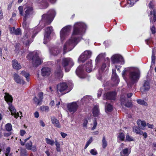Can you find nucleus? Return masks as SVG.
<instances>
[{
    "mask_svg": "<svg viewBox=\"0 0 156 156\" xmlns=\"http://www.w3.org/2000/svg\"><path fill=\"white\" fill-rule=\"evenodd\" d=\"M92 141V138L91 137L89 140L87 141L86 144L89 145L91 143Z\"/></svg>",
    "mask_w": 156,
    "mask_h": 156,
    "instance_id": "58",
    "label": "nucleus"
},
{
    "mask_svg": "<svg viewBox=\"0 0 156 156\" xmlns=\"http://www.w3.org/2000/svg\"><path fill=\"white\" fill-rule=\"evenodd\" d=\"M34 116L35 118H38L39 116V113L37 112H36L34 113Z\"/></svg>",
    "mask_w": 156,
    "mask_h": 156,
    "instance_id": "64",
    "label": "nucleus"
},
{
    "mask_svg": "<svg viewBox=\"0 0 156 156\" xmlns=\"http://www.w3.org/2000/svg\"><path fill=\"white\" fill-rule=\"evenodd\" d=\"M47 90L48 92H51V94H53L54 93L53 90L51 87H49L47 88Z\"/></svg>",
    "mask_w": 156,
    "mask_h": 156,
    "instance_id": "55",
    "label": "nucleus"
},
{
    "mask_svg": "<svg viewBox=\"0 0 156 156\" xmlns=\"http://www.w3.org/2000/svg\"><path fill=\"white\" fill-rule=\"evenodd\" d=\"M51 120L52 123L56 127L60 128V125L58 121L55 117H51Z\"/></svg>",
    "mask_w": 156,
    "mask_h": 156,
    "instance_id": "29",
    "label": "nucleus"
},
{
    "mask_svg": "<svg viewBox=\"0 0 156 156\" xmlns=\"http://www.w3.org/2000/svg\"><path fill=\"white\" fill-rule=\"evenodd\" d=\"M11 134V133L10 132H9L8 133H4V135L5 136H10Z\"/></svg>",
    "mask_w": 156,
    "mask_h": 156,
    "instance_id": "59",
    "label": "nucleus"
},
{
    "mask_svg": "<svg viewBox=\"0 0 156 156\" xmlns=\"http://www.w3.org/2000/svg\"><path fill=\"white\" fill-rule=\"evenodd\" d=\"M139 0H130L129 2H128L130 4L131 6H133L136 2L138 1Z\"/></svg>",
    "mask_w": 156,
    "mask_h": 156,
    "instance_id": "47",
    "label": "nucleus"
},
{
    "mask_svg": "<svg viewBox=\"0 0 156 156\" xmlns=\"http://www.w3.org/2000/svg\"><path fill=\"white\" fill-rule=\"evenodd\" d=\"M120 101L122 106L124 105L128 108H131L133 106V104L131 102L126 100L125 94H121Z\"/></svg>",
    "mask_w": 156,
    "mask_h": 156,
    "instance_id": "15",
    "label": "nucleus"
},
{
    "mask_svg": "<svg viewBox=\"0 0 156 156\" xmlns=\"http://www.w3.org/2000/svg\"><path fill=\"white\" fill-rule=\"evenodd\" d=\"M105 56V53H101L97 57L95 62L96 63V64H97L98 62L102 58H104Z\"/></svg>",
    "mask_w": 156,
    "mask_h": 156,
    "instance_id": "36",
    "label": "nucleus"
},
{
    "mask_svg": "<svg viewBox=\"0 0 156 156\" xmlns=\"http://www.w3.org/2000/svg\"><path fill=\"white\" fill-rule=\"evenodd\" d=\"M61 51V48L57 46L51 48L50 50L51 54L56 56Z\"/></svg>",
    "mask_w": 156,
    "mask_h": 156,
    "instance_id": "19",
    "label": "nucleus"
},
{
    "mask_svg": "<svg viewBox=\"0 0 156 156\" xmlns=\"http://www.w3.org/2000/svg\"><path fill=\"white\" fill-rule=\"evenodd\" d=\"M156 58L155 56V54L154 53V50L152 51V53L151 56V60H155Z\"/></svg>",
    "mask_w": 156,
    "mask_h": 156,
    "instance_id": "57",
    "label": "nucleus"
},
{
    "mask_svg": "<svg viewBox=\"0 0 156 156\" xmlns=\"http://www.w3.org/2000/svg\"><path fill=\"white\" fill-rule=\"evenodd\" d=\"M92 53V52L90 51H85L82 53L79 57V61L83 63L86 60L91 57Z\"/></svg>",
    "mask_w": 156,
    "mask_h": 156,
    "instance_id": "11",
    "label": "nucleus"
},
{
    "mask_svg": "<svg viewBox=\"0 0 156 156\" xmlns=\"http://www.w3.org/2000/svg\"><path fill=\"white\" fill-rule=\"evenodd\" d=\"M150 88L149 82L148 81H144L142 86L140 88V91L142 92H144L148 91Z\"/></svg>",
    "mask_w": 156,
    "mask_h": 156,
    "instance_id": "22",
    "label": "nucleus"
},
{
    "mask_svg": "<svg viewBox=\"0 0 156 156\" xmlns=\"http://www.w3.org/2000/svg\"><path fill=\"white\" fill-rule=\"evenodd\" d=\"M151 30L152 34H154L156 33V29L154 26L151 27Z\"/></svg>",
    "mask_w": 156,
    "mask_h": 156,
    "instance_id": "54",
    "label": "nucleus"
},
{
    "mask_svg": "<svg viewBox=\"0 0 156 156\" xmlns=\"http://www.w3.org/2000/svg\"><path fill=\"white\" fill-rule=\"evenodd\" d=\"M112 80L114 82V84L116 85H117L119 82V76L116 73L115 69H112Z\"/></svg>",
    "mask_w": 156,
    "mask_h": 156,
    "instance_id": "18",
    "label": "nucleus"
},
{
    "mask_svg": "<svg viewBox=\"0 0 156 156\" xmlns=\"http://www.w3.org/2000/svg\"><path fill=\"white\" fill-rule=\"evenodd\" d=\"M71 28V26L68 25L64 27L61 29L60 31V37L62 42L69 35Z\"/></svg>",
    "mask_w": 156,
    "mask_h": 156,
    "instance_id": "8",
    "label": "nucleus"
},
{
    "mask_svg": "<svg viewBox=\"0 0 156 156\" xmlns=\"http://www.w3.org/2000/svg\"><path fill=\"white\" fill-rule=\"evenodd\" d=\"M103 91V89H100L98 91L97 93L98 97L99 98L101 96L102 93Z\"/></svg>",
    "mask_w": 156,
    "mask_h": 156,
    "instance_id": "49",
    "label": "nucleus"
},
{
    "mask_svg": "<svg viewBox=\"0 0 156 156\" xmlns=\"http://www.w3.org/2000/svg\"><path fill=\"white\" fill-rule=\"evenodd\" d=\"M105 111L107 112H111L113 109V106L110 103H106L105 105Z\"/></svg>",
    "mask_w": 156,
    "mask_h": 156,
    "instance_id": "33",
    "label": "nucleus"
},
{
    "mask_svg": "<svg viewBox=\"0 0 156 156\" xmlns=\"http://www.w3.org/2000/svg\"><path fill=\"white\" fill-rule=\"evenodd\" d=\"M111 61L113 64L120 63L122 65L124 63V61L122 57L119 54H115L111 58Z\"/></svg>",
    "mask_w": 156,
    "mask_h": 156,
    "instance_id": "13",
    "label": "nucleus"
},
{
    "mask_svg": "<svg viewBox=\"0 0 156 156\" xmlns=\"http://www.w3.org/2000/svg\"><path fill=\"white\" fill-rule=\"evenodd\" d=\"M9 31L11 34L19 35L21 34V30L20 28H17L16 29L14 27H10Z\"/></svg>",
    "mask_w": 156,
    "mask_h": 156,
    "instance_id": "24",
    "label": "nucleus"
},
{
    "mask_svg": "<svg viewBox=\"0 0 156 156\" xmlns=\"http://www.w3.org/2000/svg\"><path fill=\"white\" fill-rule=\"evenodd\" d=\"M61 135L63 138H65L67 136V134L63 132L61 133Z\"/></svg>",
    "mask_w": 156,
    "mask_h": 156,
    "instance_id": "60",
    "label": "nucleus"
},
{
    "mask_svg": "<svg viewBox=\"0 0 156 156\" xmlns=\"http://www.w3.org/2000/svg\"><path fill=\"white\" fill-rule=\"evenodd\" d=\"M140 135H142L145 139L147 137V134L146 133H143L142 132V133L140 134Z\"/></svg>",
    "mask_w": 156,
    "mask_h": 156,
    "instance_id": "61",
    "label": "nucleus"
},
{
    "mask_svg": "<svg viewBox=\"0 0 156 156\" xmlns=\"http://www.w3.org/2000/svg\"><path fill=\"white\" fill-rule=\"evenodd\" d=\"M21 75L22 76L25 77L26 79V80L28 81L29 82L30 81V75L29 73L26 72L24 70L22 71L20 73Z\"/></svg>",
    "mask_w": 156,
    "mask_h": 156,
    "instance_id": "31",
    "label": "nucleus"
},
{
    "mask_svg": "<svg viewBox=\"0 0 156 156\" xmlns=\"http://www.w3.org/2000/svg\"><path fill=\"white\" fill-rule=\"evenodd\" d=\"M87 26L84 23L79 22L75 23L71 37L64 45L63 54L72 50L82 39V37L86 32Z\"/></svg>",
    "mask_w": 156,
    "mask_h": 156,
    "instance_id": "1",
    "label": "nucleus"
},
{
    "mask_svg": "<svg viewBox=\"0 0 156 156\" xmlns=\"http://www.w3.org/2000/svg\"><path fill=\"white\" fill-rule=\"evenodd\" d=\"M13 79L17 83L23 85L25 83V81L23 78L17 74L15 73L14 74Z\"/></svg>",
    "mask_w": 156,
    "mask_h": 156,
    "instance_id": "21",
    "label": "nucleus"
},
{
    "mask_svg": "<svg viewBox=\"0 0 156 156\" xmlns=\"http://www.w3.org/2000/svg\"><path fill=\"white\" fill-rule=\"evenodd\" d=\"M78 106L76 102L69 103L67 105V108L69 112L72 114L75 112L77 111Z\"/></svg>",
    "mask_w": 156,
    "mask_h": 156,
    "instance_id": "16",
    "label": "nucleus"
},
{
    "mask_svg": "<svg viewBox=\"0 0 156 156\" xmlns=\"http://www.w3.org/2000/svg\"><path fill=\"white\" fill-rule=\"evenodd\" d=\"M52 30V27L51 26L48 27L45 29L43 41L44 44H46L50 41V34Z\"/></svg>",
    "mask_w": 156,
    "mask_h": 156,
    "instance_id": "12",
    "label": "nucleus"
},
{
    "mask_svg": "<svg viewBox=\"0 0 156 156\" xmlns=\"http://www.w3.org/2000/svg\"><path fill=\"white\" fill-rule=\"evenodd\" d=\"M116 93L115 91L109 92L105 94L103 96L104 100H115L116 98Z\"/></svg>",
    "mask_w": 156,
    "mask_h": 156,
    "instance_id": "17",
    "label": "nucleus"
},
{
    "mask_svg": "<svg viewBox=\"0 0 156 156\" xmlns=\"http://www.w3.org/2000/svg\"><path fill=\"white\" fill-rule=\"evenodd\" d=\"M133 140L134 139L132 137L129 136L128 134L126 135V141H133Z\"/></svg>",
    "mask_w": 156,
    "mask_h": 156,
    "instance_id": "43",
    "label": "nucleus"
},
{
    "mask_svg": "<svg viewBox=\"0 0 156 156\" xmlns=\"http://www.w3.org/2000/svg\"><path fill=\"white\" fill-rule=\"evenodd\" d=\"M23 44L28 48L30 45L33 41V40L30 39V36L27 31L24 33V35L22 39Z\"/></svg>",
    "mask_w": 156,
    "mask_h": 156,
    "instance_id": "14",
    "label": "nucleus"
},
{
    "mask_svg": "<svg viewBox=\"0 0 156 156\" xmlns=\"http://www.w3.org/2000/svg\"><path fill=\"white\" fill-rule=\"evenodd\" d=\"M93 123H94L93 126L91 128V129L92 130L96 128L97 126V121L96 120H94V121Z\"/></svg>",
    "mask_w": 156,
    "mask_h": 156,
    "instance_id": "50",
    "label": "nucleus"
},
{
    "mask_svg": "<svg viewBox=\"0 0 156 156\" xmlns=\"http://www.w3.org/2000/svg\"><path fill=\"white\" fill-rule=\"evenodd\" d=\"M125 136L124 134L122 133H120L118 136V138L119 140L122 141H124Z\"/></svg>",
    "mask_w": 156,
    "mask_h": 156,
    "instance_id": "42",
    "label": "nucleus"
},
{
    "mask_svg": "<svg viewBox=\"0 0 156 156\" xmlns=\"http://www.w3.org/2000/svg\"><path fill=\"white\" fill-rule=\"evenodd\" d=\"M62 64L66 72H69L74 65L73 60L70 58H63L62 60Z\"/></svg>",
    "mask_w": 156,
    "mask_h": 156,
    "instance_id": "7",
    "label": "nucleus"
},
{
    "mask_svg": "<svg viewBox=\"0 0 156 156\" xmlns=\"http://www.w3.org/2000/svg\"><path fill=\"white\" fill-rule=\"evenodd\" d=\"M24 14L23 15V26L24 29H26L27 25V20L30 18L34 12L33 8L31 6L26 7L24 9Z\"/></svg>",
    "mask_w": 156,
    "mask_h": 156,
    "instance_id": "6",
    "label": "nucleus"
},
{
    "mask_svg": "<svg viewBox=\"0 0 156 156\" xmlns=\"http://www.w3.org/2000/svg\"><path fill=\"white\" fill-rule=\"evenodd\" d=\"M55 76L58 79H60L62 77L63 74L60 67H59V68L57 69L55 71Z\"/></svg>",
    "mask_w": 156,
    "mask_h": 156,
    "instance_id": "27",
    "label": "nucleus"
},
{
    "mask_svg": "<svg viewBox=\"0 0 156 156\" xmlns=\"http://www.w3.org/2000/svg\"><path fill=\"white\" fill-rule=\"evenodd\" d=\"M5 99L9 105V109L11 112V115H13L15 113L16 110L12 104L13 100L11 96L8 94L5 96Z\"/></svg>",
    "mask_w": 156,
    "mask_h": 156,
    "instance_id": "9",
    "label": "nucleus"
},
{
    "mask_svg": "<svg viewBox=\"0 0 156 156\" xmlns=\"http://www.w3.org/2000/svg\"><path fill=\"white\" fill-rule=\"evenodd\" d=\"M91 154L93 155H95L98 154L97 152L95 149H91L90 151Z\"/></svg>",
    "mask_w": 156,
    "mask_h": 156,
    "instance_id": "46",
    "label": "nucleus"
},
{
    "mask_svg": "<svg viewBox=\"0 0 156 156\" xmlns=\"http://www.w3.org/2000/svg\"><path fill=\"white\" fill-rule=\"evenodd\" d=\"M133 131L137 134H141L142 133V131H141L140 128L138 127L135 126L133 127Z\"/></svg>",
    "mask_w": 156,
    "mask_h": 156,
    "instance_id": "35",
    "label": "nucleus"
},
{
    "mask_svg": "<svg viewBox=\"0 0 156 156\" xmlns=\"http://www.w3.org/2000/svg\"><path fill=\"white\" fill-rule=\"evenodd\" d=\"M129 73V82H127V85L129 88H132V86L136 84L138 81L140 77V73L137 69L133 67L125 68L122 73V75L124 77Z\"/></svg>",
    "mask_w": 156,
    "mask_h": 156,
    "instance_id": "3",
    "label": "nucleus"
},
{
    "mask_svg": "<svg viewBox=\"0 0 156 156\" xmlns=\"http://www.w3.org/2000/svg\"><path fill=\"white\" fill-rule=\"evenodd\" d=\"M18 9L19 10L20 14L22 16H23L24 13L23 12V6H20L18 7Z\"/></svg>",
    "mask_w": 156,
    "mask_h": 156,
    "instance_id": "45",
    "label": "nucleus"
},
{
    "mask_svg": "<svg viewBox=\"0 0 156 156\" xmlns=\"http://www.w3.org/2000/svg\"><path fill=\"white\" fill-rule=\"evenodd\" d=\"M45 140L47 144H50L51 146H53L55 143L54 141L53 140H52L49 138H46Z\"/></svg>",
    "mask_w": 156,
    "mask_h": 156,
    "instance_id": "40",
    "label": "nucleus"
},
{
    "mask_svg": "<svg viewBox=\"0 0 156 156\" xmlns=\"http://www.w3.org/2000/svg\"><path fill=\"white\" fill-rule=\"evenodd\" d=\"M32 143L31 141H30L29 143H27L26 144V148L28 150H32L34 151H36L37 150L36 146H32Z\"/></svg>",
    "mask_w": 156,
    "mask_h": 156,
    "instance_id": "25",
    "label": "nucleus"
},
{
    "mask_svg": "<svg viewBox=\"0 0 156 156\" xmlns=\"http://www.w3.org/2000/svg\"><path fill=\"white\" fill-rule=\"evenodd\" d=\"M56 15V12L54 9H50L46 14L43 15L38 27L33 30L34 34L32 36L33 39L36 34L45 26L50 24L53 20Z\"/></svg>",
    "mask_w": 156,
    "mask_h": 156,
    "instance_id": "2",
    "label": "nucleus"
},
{
    "mask_svg": "<svg viewBox=\"0 0 156 156\" xmlns=\"http://www.w3.org/2000/svg\"><path fill=\"white\" fill-rule=\"evenodd\" d=\"M150 15H153L154 16L153 20L154 22L156 21V10L155 9H153V11H150Z\"/></svg>",
    "mask_w": 156,
    "mask_h": 156,
    "instance_id": "39",
    "label": "nucleus"
},
{
    "mask_svg": "<svg viewBox=\"0 0 156 156\" xmlns=\"http://www.w3.org/2000/svg\"><path fill=\"white\" fill-rule=\"evenodd\" d=\"M13 115H14V117L15 118L17 119L18 118V117L19 116V114L18 112L16 113V112H15V113L14 114H13Z\"/></svg>",
    "mask_w": 156,
    "mask_h": 156,
    "instance_id": "63",
    "label": "nucleus"
},
{
    "mask_svg": "<svg viewBox=\"0 0 156 156\" xmlns=\"http://www.w3.org/2000/svg\"><path fill=\"white\" fill-rule=\"evenodd\" d=\"M51 69L48 67H43L41 69V74L44 76L49 75L51 72Z\"/></svg>",
    "mask_w": 156,
    "mask_h": 156,
    "instance_id": "23",
    "label": "nucleus"
},
{
    "mask_svg": "<svg viewBox=\"0 0 156 156\" xmlns=\"http://www.w3.org/2000/svg\"><path fill=\"white\" fill-rule=\"evenodd\" d=\"M12 66L14 69L19 70L21 68V66L16 60H13L12 61Z\"/></svg>",
    "mask_w": 156,
    "mask_h": 156,
    "instance_id": "26",
    "label": "nucleus"
},
{
    "mask_svg": "<svg viewBox=\"0 0 156 156\" xmlns=\"http://www.w3.org/2000/svg\"><path fill=\"white\" fill-rule=\"evenodd\" d=\"M34 100L35 103L37 105H41L42 101L39 98H37L36 97H35L34 98Z\"/></svg>",
    "mask_w": 156,
    "mask_h": 156,
    "instance_id": "38",
    "label": "nucleus"
},
{
    "mask_svg": "<svg viewBox=\"0 0 156 156\" xmlns=\"http://www.w3.org/2000/svg\"><path fill=\"white\" fill-rule=\"evenodd\" d=\"M43 110H44L45 111H48L49 110V108L48 106H45L44 107H43Z\"/></svg>",
    "mask_w": 156,
    "mask_h": 156,
    "instance_id": "62",
    "label": "nucleus"
},
{
    "mask_svg": "<svg viewBox=\"0 0 156 156\" xmlns=\"http://www.w3.org/2000/svg\"><path fill=\"white\" fill-rule=\"evenodd\" d=\"M5 128L6 131L11 132L12 130V126L11 123H8L5 125Z\"/></svg>",
    "mask_w": 156,
    "mask_h": 156,
    "instance_id": "37",
    "label": "nucleus"
},
{
    "mask_svg": "<svg viewBox=\"0 0 156 156\" xmlns=\"http://www.w3.org/2000/svg\"><path fill=\"white\" fill-rule=\"evenodd\" d=\"M137 123L138 127L142 129H144L146 126V122L145 121L140 120H138Z\"/></svg>",
    "mask_w": 156,
    "mask_h": 156,
    "instance_id": "28",
    "label": "nucleus"
},
{
    "mask_svg": "<svg viewBox=\"0 0 156 156\" xmlns=\"http://www.w3.org/2000/svg\"><path fill=\"white\" fill-rule=\"evenodd\" d=\"M21 156H27V154L26 150L23 149L21 150L20 152Z\"/></svg>",
    "mask_w": 156,
    "mask_h": 156,
    "instance_id": "44",
    "label": "nucleus"
},
{
    "mask_svg": "<svg viewBox=\"0 0 156 156\" xmlns=\"http://www.w3.org/2000/svg\"><path fill=\"white\" fill-rule=\"evenodd\" d=\"M102 147L103 148H105L107 145V142L105 140V137L103 136L102 140Z\"/></svg>",
    "mask_w": 156,
    "mask_h": 156,
    "instance_id": "41",
    "label": "nucleus"
},
{
    "mask_svg": "<svg viewBox=\"0 0 156 156\" xmlns=\"http://www.w3.org/2000/svg\"><path fill=\"white\" fill-rule=\"evenodd\" d=\"M105 63H103L100 68L99 69L98 73L97 74L96 76L98 79L102 81L104 77L103 74V71L105 70L106 67V64H109V59L107 58L105 59Z\"/></svg>",
    "mask_w": 156,
    "mask_h": 156,
    "instance_id": "10",
    "label": "nucleus"
},
{
    "mask_svg": "<svg viewBox=\"0 0 156 156\" xmlns=\"http://www.w3.org/2000/svg\"><path fill=\"white\" fill-rule=\"evenodd\" d=\"M68 86L66 83H60L57 85V91L62 92L65 90L67 88Z\"/></svg>",
    "mask_w": 156,
    "mask_h": 156,
    "instance_id": "20",
    "label": "nucleus"
},
{
    "mask_svg": "<svg viewBox=\"0 0 156 156\" xmlns=\"http://www.w3.org/2000/svg\"><path fill=\"white\" fill-rule=\"evenodd\" d=\"M20 135L23 136L25 134L26 132L24 130L21 129L20 130Z\"/></svg>",
    "mask_w": 156,
    "mask_h": 156,
    "instance_id": "56",
    "label": "nucleus"
},
{
    "mask_svg": "<svg viewBox=\"0 0 156 156\" xmlns=\"http://www.w3.org/2000/svg\"><path fill=\"white\" fill-rule=\"evenodd\" d=\"M10 147H8L7 148L6 151L5 156H9V153L10 152Z\"/></svg>",
    "mask_w": 156,
    "mask_h": 156,
    "instance_id": "51",
    "label": "nucleus"
},
{
    "mask_svg": "<svg viewBox=\"0 0 156 156\" xmlns=\"http://www.w3.org/2000/svg\"><path fill=\"white\" fill-rule=\"evenodd\" d=\"M38 97L39 99L42 101L43 99V93L42 92H40L38 94Z\"/></svg>",
    "mask_w": 156,
    "mask_h": 156,
    "instance_id": "52",
    "label": "nucleus"
},
{
    "mask_svg": "<svg viewBox=\"0 0 156 156\" xmlns=\"http://www.w3.org/2000/svg\"><path fill=\"white\" fill-rule=\"evenodd\" d=\"M92 97L90 96H84L81 99V101L83 103L87 102L90 101V99H91Z\"/></svg>",
    "mask_w": 156,
    "mask_h": 156,
    "instance_id": "34",
    "label": "nucleus"
},
{
    "mask_svg": "<svg viewBox=\"0 0 156 156\" xmlns=\"http://www.w3.org/2000/svg\"><path fill=\"white\" fill-rule=\"evenodd\" d=\"M129 153L127 148L123 149L120 152L121 156H128Z\"/></svg>",
    "mask_w": 156,
    "mask_h": 156,
    "instance_id": "32",
    "label": "nucleus"
},
{
    "mask_svg": "<svg viewBox=\"0 0 156 156\" xmlns=\"http://www.w3.org/2000/svg\"><path fill=\"white\" fill-rule=\"evenodd\" d=\"M92 61L89 60L84 66H79L76 70V75L81 78H84L86 76L85 71L88 73L90 72L92 69Z\"/></svg>",
    "mask_w": 156,
    "mask_h": 156,
    "instance_id": "4",
    "label": "nucleus"
},
{
    "mask_svg": "<svg viewBox=\"0 0 156 156\" xmlns=\"http://www.w3.org/2000/svg\"><path fill=\"white\" fill-rule=\"evenodd\" d=\"M98 105H95L93 109V114L94 116L98 117L99 114V112Z\"/></svg>",
    "mask_w": 156,
    "mask_h": 156,
    "instance_id": "30",
    "label": "nucleus"
},
{
    "mask_svg": "<svg viewBox=\"0 0 156 156\" xmlns=\"http://www.w3.org/2000/svg\"><path fill=\"white\" fill-rule=\"evenodd\" d=\"M26 57L29 60H32V64L35 67H37L42 62L38 53L35 51L30 52Z\"/></svg>",
    "mask_w": 156,
    "mask_h": 156,
    "instance_id": "5",
    "label": "nucleus"
},
{
    "mask_svg": "<svg viewBox=\"0 0 156 156\" xmlns=\"http://www.w3.org/2000/svg\"><path fill=\"white\" fill-rule=\"evenodd\" d=\"M137 103L140 105H144L145 104V102L144 100L138 99L137 100Z\"/></svg>",
    "mask_w": 156,
    "mask_h": 156,
    "instance_id": "48",
    "label": "nucleus"
},
{
    "mask_svg": "<svg viewBox=\"0 0 156 156\" xmlns=\"http://www.w3.org/2000/svg\"><path fill=\"white\" fill-rule=\"evenodd\" d=\"M88 121L87 119H85L84 120L83 122V126L84 127L87 128V125L88 123Z\"/></svg>",
    "mask_w": 156,
    "mask_h": 156,
    "instance_id": "53",
    "label": "nucleus"
}]
</instances>
